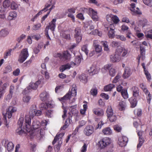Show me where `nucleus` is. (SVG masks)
I'll list each match as a JSON object with an SVG mask.
<instances>
[{"instance_id":"1","label":"nucleus","mask_w":152,"mask_h":152,"mask_svg":"<svg viewBox=\"0 0 152 152\" xmlns=\"http://www.w3.org/2000/svg\"><path fill=\"white\" fill-rule=\"evenodd\" d=\"M42 113L41 111L36 109V106L33 105L31 108L29 112V115H26L25 116V120L24 122V118L23 117L20 118L18 122V124L19 127L16 130V132L19 134H21L23 133L24 131L22 130L21 127L25 125L26 129L27 132L30 131L31 124V117H33L35 115H40Z\"/></svg>"},{"instance_id":"2","label":"nucleus","mask_w":152,"mask_h":152,"mask_svg":"<svg viewBox=\"0 0 152 152\" xmlns=\"http://www.w3.org/2000/svg\"><path fill=\"white\" fill-rule=\"evenodd\" d=\"M81 58L79 56H77L75 60V62H71V64H67L66 65H63L60 67V71L63 72L66 69H69L71 67L74 66L75 65L78 66L81 61Z\"/></svg>"},{"instance_id":"3","label":"nucleus","mask_w":152,"mask_h":152,"mask_svg":"<svg viewBox=\"0 0 152 152\" xmlns=\"http://www.w3.org/2000/svg\"><path fill=\"white\" fill-rule=\"evenodd\" d=\"M29 56L27 48L23 49L19 57L18 61L20 63H23L26 60Z\"/></svg>"},{"instance_id":"4","label":"nucleus","mask_w":152,"mask_h":152,"mask_svg":"<svg viewBox=\"0 0 152 152\" xmlns=\"http://www.w3.org/2000/svg\"><path fill=\"white\" fill-rule=\"evenodd\" d=\"M41 83V81H38L35 83H31L29 86L26 88L23 93L24 94H27L30 92L31 89H36L38 87V85Z\"/></svg>"},{"instance_id":"5","label":"nucleus","mask_w":152,"mask_h":152,"mask_svg":"<svg viewBox=\"0 0 152 152\" xmlns=\"http://www.w3.org/2000/svg\"><path fill=\"white\" fill-rule=\"evenodd\" d=\"M56 19L55 18L53 19L52 21L49 23V25L47 26L45 30V32L47 37L50 39L48 33V30L49 29H50L52 31H54L56 27Z\"/></svg>"},{"instance_id":"6","label":"nucleus","mask_w":152,"mask_h":152,"mask_svg":"<svg viewBox=\"0 0 152 152\" xmlns=\"http://www.w3.org/2000/svg\"><path fill=\"white\" fill-rule=\"evenodd\" d=\"M111 143L110 140L108 138H106L101 140L98 143V145L100 148H104Z\"/></svg>"},{"instance_id":"7","label":"nucleus","mask_w":152,"mask_h":152,"mask_svg":"<svg viewBox=\"0 0 152 152\" xmlns=\"http://www.w3.org/2000/svg\"><path fill=\"white\" fill-rule=\"evenodd\" d=\"M74 37L77 42H79L82 38V34L80 28L77 27L75 30Z\"/></svg>"},{"instance_id":"8","label":"nucleus","mask_w":152,"mask_h":152,"mask_svg":"<svg viewBox=\"0 0 152 152\" xmlns=\"http://www.w3.org/2000/svg\"><path fill=\"white\" fill-rule=\"evenodd\" d=\"M56 57H59L61 59H64V60H69L71 57V56L68 51L64 52L63 55L60 53H57Z\"/></svg>"},{"instance_id":"9","label":"nucleus","mask_w":152,"mask_h":152,"mask_svg":"<svg viewBox=\"0 0 152 152\" xmlns=\"http://www.w3.org/2000/svg\"><path fill=\"white\" fill-rule=\"evenodd\" d=\"M16 111V108L12 106H10L7 110L6 113L4 114L3 113V115L4 116V118L5 119H6V116L7 115L8 118H10L12 116V113L15 112Z\"/></svg>"},{"instance_id":"10","label":"nucleus","mask_w":152,"mask_h":152,"mask_svg":"<svg viewBox=\"0 0 152 152\" xmlns=\"http://www.w3.org/2000/svg\"><path fill=\"white\" fill-rule=\"evenodd\" d=\"M121 59V56L119 53L117 49L115 54L110 56V60L112 62H117L119 61Z\"/></svg>"},{"instance_id":"11","label":"nucleus","mask_w":152,"mask_h":152,"mask_svg":"<svg viewBox=\"0 0 152 152\" xmlns=\"http://www.w3.org/2000/svg\"><path fill=\"white\" fill-rule=\"evenodd\" d=\"M89 15L92 19L94 21H97L99 20L97 12L93 9L89 8L88 9Z\"/></svg>"},{"instance_id":"12","label":"nucleus","mask_w":152,"mask_h":152,"mask_svg":"<svg viewBox=\"0 0 152 152\" xmlns=\"http://www.w3.org/2000/svg\"><path fill=\"white\" fill-rule=\"evenodd\" d=\"M94 130V128L92 126L88 125L85 128L83 132L85 135L89 136L93 133Z\"/></svg>"},{"instance_id":"13","label":"nucleus","mask_w":152,"mask_h":152,"mask_svg":"<svg viewBox=\"0 0 152 152\" xmlns=\"http://www.w3.org/2000/svg\"><path fill=\"white\" fill-rule=\"evenodd\" d=\"M117 50L121 55V53H122L121 56L123 57H126L128 55V50L127 49H126L122 47H120L117 48Z\"/></svg>"},{"instance_id":"14","label":"nucleus","mask_w":152,"mask_h":152,"mask_svg":"<svg viewBox=\"0 0 152 152\" xmlns=\"http://www.w3.org/2000/svg\"><path fill=\"white\" fill-rule=\"evenodd\" d=\"M135 3H132L131 4L132 8L131 10L133 12V15H140L141 14V12L140 11L138 7H135Z\"/></svg>"},{"instance_id":"15","label":"nucleus","mask_w":152,"mask_h":152,"mask_svg":"<svg viewBox=\"0 0 152 152\" xmlns=\"http://www.w3.org/2000/svg\"><path fill=\"white\" fill-rule=\"evenodd\" d=\"M128 141L127 137L123 136L119 138L118 143L121 147H124L126 145Z\"/></svg>"},{"instance_id":"16","label":"nucleus","mask_w":152,"mask_h":152,"mask_svg":"<svg viewBox=\"0 0 152 152\" xmlns=\"http://www.w3.org/2000/svg\"><path fill=\"white\" fill-rule=\"evenodd\" d=\"M49 96L48 92L46 91H43L40 94V99L41 100L45 101L47 100Z\"/></svg>"},{"instance_id":"17","label":"nucleus","mask_w":152,"mask_h":152,"mask_svg":"<svg viewBox=\"0 0 152 152\" xmlns=\"http://www.w3.org/2000/svg\"><path fill=\"white\" fill-rule=\"evenodd\" d=\"M93 113L96 115L99 116H102L104 114V112L102 110L98 108H94L93 110Z\"/></svg>"},{"instance_id":"18","label":"nucleus","mask_w":152,"mask_h":152,"mask_svg":"<svg viewBox=\"0 0 152 152\" xmlns=\"http://www.w3.org/2000/svg\"><path fill=\"white\" fill-rule=\"evenodd\" d=\"M76 106V105H75L73 106H70L69 108V110L71 111L73 115L77 117L78 111L76 109L77 107Z\"/></svg>"},{"instance_id":"19","label":"nucleus","mask_w":152,"mask_h":152,"mask_svg":"<svg viewBox=\"0 0 152 152\" xmlns=\"http://www.w3.org/2000/svg\"><path fill=\"white\" fill-rule=\"evenodd\" d=\"M131 74V72L130 69L129 67H126L123 75V77L124 78H126L130 75Z\"/></svg>"},{"instance_id":"20","label":"nucleus","mask_w":152,"mask_h":152,"mask_svg":"<svg viewBox=\"0 0 152 152\" xmlns=\"http://www.w3.org/2000/svg\"><path fill=\"white\" fill-rule=\"evenodd\" d=\"M88 72L91 75H93L96 74L98 71L95 65H92L90 67Z\"/></svg>"},{"instance_id":"21","label":"nucleus","mask_w":152,"mask_h":152,"mask_svg":"<svg viewBox=\"0 0 152 152\" xmlns=\"http://www.w3.org/2000/svg\"><path fill=\"white\" fill-rule=\"evenodd\" d=\"M64 133H62L59 134H57L52 142L53 144L54 145L55 144L58 140L59 141H61V139L62 137L64 136Z\"/></svg>"},{"instance_id":"22","label":"nucleus","mask_w":152,"mask_h":152,"mask_svg":"<svg viewBox=\"0 0 152 152\" xmlns=\"http://www.w3.org/2000/svg\"><path fill=\"white\" fill-rule=\"evenodd\" d=\"M102 132L105 135H108L112 134V131L110 127H107L103 129Z\"/></svg>"},{"instance_id":"23","label":"nucleus","mask_w":152,"mask_h":152,"mask_svg":"<svg viewBox=\"0 0 152 152\" xmlns=\"http://www.w3.org/2000/svg\"><path fill=\"white\" fill-rule=\"evenodd\" d=\"M17 14L15 11H12L10 13L8 17V19L9 20H11L15 19L17 16Z\"/></svg>"},{"instance_id":"24","label":"nucleus","mask_w":152,"mask_h":152,"mask_svg":"<svg viewBox=\"0 0 152 152\" xmlns=\"http://www.w3.org/2000/svg\"><path fill=\"white\" fill-rule=\"evenodd\" d=\"M143 91L145 94L147 95V99L148 102L150 104L151 98V95L150 94V92L147 89V88Z\"/></svg>"},{"instance_id":"25","label":"nucleus","mask_w":152,"mask_h":152,"mask_svg":"<svg viewBox=\"0 0 152 152\" xmlns=\"http://www.w3.org/2000/svg\"><path fill=\"white\" fill-rule=\"evenodd\" d=\"M147 24V21L145 18H142L138 22L139 26H142V27H144Z\"/></svg>"},{"instance_id":"26","label":"nucleus","mask_w":152,"mask_h":152,"mask_svg":"<svg viewBox=\"0 0 152 152\" xmlns=\"http://www.w3.org/2000/svg\"><path fill=\"white\" fill-rule=\"evenodd\" d=\"M40 124L39 122L36 120H34L32 123V126L34 129L39 128Z\"/></svg>"},{"instance_id":"27","label":"nucleus","mask_w":152,"mask_h":152,"mask_svg":"<svg viewBox=\"0 0 152 152\" xmlns=\"http://www.w3.org/2000/svg\"><path fill=\"white\" fill-rule=\"evenodd\" d=\"M14 148V145L11 142H9L7 143V148L8 151H10L12 150Z\"/></svg>"},{"instance_id":"28","label":"nucleus","mask_w":152,"mask_h":152,"mask_svg":"<svg viewBox=\"0 0 152 152\" xmlns=\"http://www.w3.org/2000/svg\"><path fill=\"white\" fill-rule=\"evenodd\" d=\"M87 76L84 74L81 75L79 77L80 81L83 83H86L87 81Z\"/></svg>"},{"instance_id":"29","label":"nucleus","mask_w":152,"mask_h":152,"mask_svg":"<svg viewBox=\"0 0 152 152\" xmlns=\"http://www.w3.org/2000/svg\"><path fill=\"white\" fill-rule=\"evenodd\" d=\"M39 107L41 108L42 110L43 109H46L47 107H49L51 108L52 106L50 104H45L42 103L39 105Z\"/></svg>"},{"instance_id":"30","label":"nucleus","mask_w":152,"mask_h":152,"mask_svg":"<svg viewBox=\"0 0 152 152\" xmlns=\"http://www.w3.org/2000/svg\"><path fill=\"white\" fill-rule=\"evenodd\" d=\"M9 33L8 30L6 28L2 29L1 31V36L4 37L6 36Z\"/></svg>"},{"instance_id":"31","label":"nucleus","mask_w":152,"mask_h":152,"mask_svg":"<svg viewBox=\"0 0 152 152\" xmlns=\"http://www.w3.org/2000/svg\"><path fill=\"white\" fill-rule=\"evenodd\" d=\"M107 117H109L114 115L111 106L108 107L106 111Z\"/></svg>"},{"instance_id":"32","label":"nucleus","mask_w":152,"mask_h":152,"mask_svg":"<svg viewBox=\"0 0 152 152\" xmlns=\"http://www.w3.org/2000/svg\"><path fill=\"white\" fill-rule=\"evenodd\" d=\"M121 95L124 99H127L129 97V95L126 89H123L121 91Z\"/></svg>"},{"instance_id":"33","label":"nucleus","mask_w":152,"mask_h":152,"mask_svg":"<svg viewBox=\"0 0 152 152\" xmlns=\"http://www.w3.org/2000/svg\"><path fill=\"white\" fill-rule=\"evenodd\" d=\"M133 92V96L135 97H137L139 96V89L137 87H134L132 88Z\"/></svg>"},{"instance_id":"34","label":"nucleus","mask_w":152,"mask_h":152,"mask_svg":"<svg viewBox=\"0 0 152 152\" xmlns=\"http://www.w3.org/2000/svg\"><path fill=\"white\" fill-rule=\"evenodd\" d=\"M19 5L15 2L12 1L10 4V8L13 10H16L18 8Z\"/></svg>"},{"instance_id":"35","label":"nucleus","mask_w":152,"mask_h":152,"mask_svg":"<svg viewBox=\"0 0 152 152\" xmlns=\"http://www.w3.org/2000/svg\"><path fill=\"white\" fill-rule=\"evenodd\" d=\"M114 87V85L112 84H110L105 86L104 89L106 91H110Z\"/></svg>"},{"instance_id":"36","label":"nucleus","mask_w":152,"mask_h":152,"mask_svg":"<svg viewBox=\"0 0 152 152\" xmlns=\"http://www.w3.org/2000/svg\"><path fill=\"white\" fill-rule=\"evenodd\" d=\"M43 47V45L39 44L37 47L34 49V52L35 54H37L40 51V50Z\"/></svg>"},{"instance_id":"37","label":"nucleus","mask_w":152,"mask_h":152,"mask_svg":"<svg viewBox=\"0 0 152 152\" xmlns=\"http://www.w3.org/2000/svg\"><path fill=\"white\" fill-rule=\"evenodd\" d=\"M144 141V139L143 137H139V143L137 145V148L139 149L142 145Z\"/></svg>"},{"instance_id":"38","label":"nucleus","mask_w":152,"mask_h":152,"mask_svg":"<svg viewBox=\"0 0 152 152\" xmlns=\"http://www.w3.org/2000/svg\"><path fill=\"white\" fill-rule=\"evenodd\" d=\"M71 96H74L76 95L77 94L76 89L75 88V86L74 87L72 88L71 92H69Z\"/></svg>"},{"instance_id":"39","label":"nucleus","mask_w":152,"mask_h":152,"mask_svg":"<svg viewBox=\"0 0 152 152\" xmlns=\"http://www.w3.org/2000/svg\"><path fill=\"white\" fill-rule=\"evenodd\" d=\"M8 86V84L7 83H4L1 86V95L5 92V89L7 86Z\"/></svg>"},{"instance_id":"40","label":"nucleus","mask_w":152,"mask_h":152,"mask_svg":"<svg viewBox=\"0 0 152 152\" xmlns=\"http://www.w3.org/2000/svg\"><path fill=\"white\" fill-rule=\"evenodd\" d=\"M10 2L9 0H5L3 2V7L7 9L10 6Z\"/></svg>"},{"instance_id":"41","label":"nucleus","mask_w":152,"mask_h":152,"mask_svg":"<svg viewBox=\"0 0 152 152\" xmlns=\"http://www.w3.org/2000/svg\"><path fill=\"white\" fill-rule=\"evenodd\" d=\"M125 103V102L121 101L120 102L119 104V107L120 110H122L124 109Z\"/></svg>"},{"instance_id":"42","label":"nucleus","mask_w":152,"mask_h":152,"mask_svg":"<svg viewBox=\"0 0 152 152\" xmlns=\"http://www.w3.org/2000/svg\"><path fill=\"white\" fill-rule=\"evenodd\" d=\"M101 43L103 45L104 47V50L106 51L109 50V48H108V45L107 44V43L106 41H102Z\"/></svg>"},{"instance_id":"43","label":"nucleus","mask_w":152,"mask_h":152,"mask_svg":"<svg viewBox=\"0 0 152 152\" xmlns=\"http://www.w3.org/2000/svg\"><path fill=\"white\" fill-rule=\"evenodd\" d=\"M112 20L115 24L118 23L120 21L118 17L116 15L112 16Z\"/></svg>"},{"instance_id":"44","label":"nucleus","mask_w":152,"mask_h":152,"mask_svg":"<svg viewBox=\"0 0 152 152\" xmlns=\"http://www.w3.org/2000/svg\"><path fill=\"white\" fill-rule=\"evenodd\" d=\"M41 26V25L39 23L34 25L32 26V29L34 31L38 30L40 28Z\"/></svg>"},{"instance_id":"45","label":"nucleus","mask_w":152,"mask_h":152,"mask_svg":"<svg viewBox=\"0 0 152 152\" xmlns=\"http://www.w3.org/2000/svg\"><path fill=\"white\" fill-rule=\"evenodd\" d=\"M134 29L137 32V35L138 37L140 38L141 37H143L144 36V34L143 33H138V32H139L140 31L139 29H138V27H135L134 28Z\"/></svg>"},{"instance_id":"46","label":"nucleus","mask_w":152,"mask_h":152,"mask_svg":"<svg viewBox=\"0 0 152 152\" xmlns=\"http://www.w3.org/2000/svg\"><path fill=\"white\" fill-rule=\"evenodd\" d=\"M62 143L61 141H59L58 144L56 146L55 148V151L56 152H58L60 150L61 145Z\"/></svg>"},{"instance_id":"47","label":"nucleus","mask_w":152,"mask_h":152,"mask_svg":"<svg viewBox=\"0 0 152 152\" xmlns=\"http://www.w3.org/2000/svg\"><path fill=\"white\" fill-rule=\"evenodd\" d=\"M134 113L135 115H137V116H140L142 114V110L140 109H137L134 110Z\"/></svg>"},{"instance_id":"48","label":"nucleus","mask_w":152,"mask_h":152,"mask_svg":"<svg viewBox=\"0 0 152 152\" xmlns=\"http://www.w3.org/2000/svg\"><path fill=\"white\" fill-rule=\"evenodd\" d=\"M144 3L149 6H152V0H142Z\"/></svg>"},{"instance_id":"49","label":"nucleus","mask_w":152,"mask_h":152,"mask_svg":"<svg viewBox=\"0 0 152 152\" xmlns=\"http://www.w3.org/2000/svg\"><path fill=\"white\" fill-rule=\"evenodd\" d=\"M108 36L110 38H113L115 36V31L113 30H110L108 33Z\"/></svg>"},{"instance_id":"50","label":"nucleus","mask_w":152,"mask_h":152,"mask_svg":"<svg viewBox=\"0 0 152 152\" xmlns=\"http://www.w3.org/2000/svg\"><path fill=\"white\" fill-rule=\"evenodd\" d=\"M12 51V49H10L5 53L4 54V58L6 59L7 58L8 56H10L11 55V53Z\"/></svg>"},{"instance_id":"51","label":"nucleus","mask_w":152,"mask_h":152,"mask_svg":"<svg viewBox=\"0 0 152 152\" xmlns=\"http://www.w3.org/2000/svg\"><path fill=\"white\" fill-rule=\"evenodd\" d=\"M91 94L93 96H96L97 94V90L96 88H93L91 90Z\"/></svg>"},{"instance_id":"52","label":"nucleus","mask_w":152,"mask_h":152,"mask_svg":"<svg viewBox=\"0 0 152 152\" xmlns=\"http://www.w3.org/2000/svg\"><path fill=\"white\" fill-rule=\"evenodd\" d=\"M109 73L110 75L112 76L113 77L115 75V69L113 68H111L109 70Z\"/></svg>"},{"instance_id":"53","label":"nucleus","mask_w":152,"mask_h":152,"mask_svg":"<svg viewBox=\"0 0 152 152\" xmlns=\"http://www.w3.org/2000/svg\"><path fill=\"white\" fill-rule=\"evenodd\" d=\"M88 45H83L82 47V50L84 51L85 53L87 55L88 53V50L87 49Z\"/></svg>"},{"instance_id":"54","label":"nucleus","mask_w":152,"mask_h":152,"mask_svg":"<svg viewBox=\"0 0 152 152\" xmlns=\"http://www.w3.org/2000/svg\"><path fill=\"white\" fill-rule=\"evenodd\" d=\"M71 97V95H70V94L69 92L67 94H66L63 97L61 98V100H67L68 99H69Z\"/></svg>"},{"instance_id":"55","label":"nucleus","mask_w":152,"mask_h":152,"mask_svg":"<svg viewBox=\"0 0 152 152\" xmlns=\"http://www.w3.org/2000/svg\"><path fill=\"white\" fill-rule=\"evenodd\" d=\"M130 101L131 106L132 107H134L136 105L137 103V100L136 99H134L132 101L131 100V99H129Z\"/></svg>"},{"instance_id":"56","label":"nucleus","mask_w":152,"mask_h":152,"mask_svg":"<svg viewBox=\"0 0 152 152\" xmlns=\"http://www.w3.org/2000/svg\"><path fill=\"white\" fill-rule=\"evenodd\" d=\"M109 120L112 122L115 121L116 119V118L115 115H113L109 117H107Z\"/></svg>"},{"instance_id":"57","label":"nucleus","mask_w":152,"mask_h":152,"mask_svg":"<svg viewBox=\"0 0 152 152\" xmlns=\"http://www.w3.org/2000/svg\"><path fill=\"white\" fill-rule=\"evenodd\" d=\"M26 37V35L23 34H22L20 37H19L17 39V41L18 43L20 42L23 39L25 38Z\"/></svg>"},{"instance_id":"58","label":"nucleus","mask_w":152,"mask_h":152,"mask_svg":"<svg viewBox=\"0 0 152 152\" xmlns=\"http://www.w3.org/2000/svg\"><path fill=\"white\" fill-rule=\"evenodd\" d=\"M110 45L113 47H118L119 45L118 42L116 41H113L111 42Z\"/></svg>"},{"instance_id":"59","label":"nucleus","mask_w":152,"mask_h":152,"mask_svg":"<svg viewBox=\"0 0 152 152\" xmlns=\"http://www.w3.org/2000/svg\"><path fill=\"white\" fill-rule=\"evenodd\" d=\"M32 38L34 39L37 40H38L41 38L40 35L39 34L37 35H34L33 34H31Z\"/></svg>"},{"instance_id":"60","label":"nucleus","mask_w":152,"mask_h":152,"mask_svg":"<svg viewBox=\"0 0 152 152\" xmlns=\"http://www.w3.org/2000/svg\"><path fill=\"white\" fill-rule=\"evenodd\" d=\"M95 51L97 53L100 52L102 51V47L100 45H97L95 47Z\"/></svg>"},{"instance_id":"61","label":"nucleus","mask_w":152,"mask_h":152,"mask_svg":"<svg viewBox=\"0 0 152 152\" xmlns=\"http://www.w3.org/2000/svg\"><path fill=\"white\" fill-rule=\"evenodd\" d=\"M121 77V75H117L115 77L114 80L113 81V83H116L119 80H120Z\"/></svg>"},{"instance_id":"62","label":"nucleus","mask_w":152,"mask_h":152,"mask_svg":"<svg viewBox=\"0 0 152 152\" xmlns=\"http://www.w3.org/2000/svg\"><path fill=\"white\" fill-rule=\"evenodd\" d=\"M117 38L119 39L121 41H125L126 40V38L124 36L121 35H118L117 36Z\"/></svg>"},{"instance_id":"63","label":"nucleus","mask_w":152,"mask_h":152,"mask_svg":"<svg viewBox=\"0 0 152 152\" xmlns=\"http://www.w3.org/2000/svg\"><path fill=\"white\" fill-rule=\"evenodd\" d=\"M60 34L63 38L67 39H69L70 38L69 34H62V33H61Z\"/></svg>"},{"instance_id":"64","label":"nucleus","mask_w":152,"mask_h":152,"mask_svg":"<svg viewBox=\"0 0 152 152\" xmlns=\"http://www.w3.org/2000/svg\"><path fill=\"white\" fill-rule=\"evenodd\" d=\"M87 145L86 143H84L80 150L81 152H86L87 151Z\"/></svg>"}]
</instances>
